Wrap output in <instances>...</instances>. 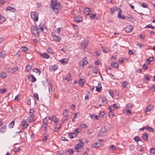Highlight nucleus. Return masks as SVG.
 Here are the masks:
<instances>
[{"label": "nucleus", "instance_id": "obj_1", "mask_svg": "<svg viewBox=\"0 0 155 155\" xmlns=\"http://www.w3.org/2000/svg\"><path fill=\"white\" fill-rule=\"evenodd\" d=\"M51 5L53 11L56 13H58L61 10V5L60 3L54 1H51Z\"/></svg>", "mask_w": 155, "mask_h": 155}, {"label": "nucleus", "instance_id": "obj_2", "mask_svg": "<svg viewBox=\"0 0 155 155\" xmlns=\"http://www.w3.org/2000/svg\"><path fill=\"white\" fill-rule=\"evenodd\" d=\"M31 17L35 21H37L38 19V13L36 12H31Z\"/></svg>", "mask_w": 155, "mask_h": 155}, {"label": "nucleus", "instance_id": "obj_3", "mask_svg": "<svg viewBox=\"0 0 155 155\" xmlns=\"http://www.w3.org/2000/svg\"><path fill=\"white\" fill-rule=\"evenodd\" d=\"M31 31L33 34L39 35V31L38 28L36 26H34L32 27Z\"/></svg>", "mask_w": 155, "mask_h": 155}, {"label": "nucleus", "instance_id": "obj_4", "mask_svg": "<svg viewBox=\"0 0 155 155\" xmlns=\"http://www.w3.org/2000/svg\"><path fill=\"white\" fill-rule=\"evenodd\" d=\"M51 35L52 37L54 40L57 42H59L61 40V37L58 36L54 32H52Z\"/></svg>", "mask_w": 155, "mask_h": 155}, {"label": "nucleus", "instance_id": "obj_5", "mask_svg": "<svg viewBox=\"0 0 155 155\" xmlns=\"http://www.w3.org/2000/svg\"><path fill=\"white\" fill-rule=\"evenodd\" d=\"M88 63V62L87 61V59L86 58H84L79 63L80 66H81L82 67L85 65H86Z\"/></svg>", "mask_w": 155, "mask_h": 155}, {"label": "nucleus", "instance_id": "obj_6", "mask_svg": "<svg viewBox=\"0 0 155 155\" xmlns=\"http://www.w3.org/2000/svg\"><path fill=\"white\" fill-rule=\"evenodd\" d=\"M132 110V106L130 104H127L126 106V112L127 113L131 114V110Z\"/></svg>", "mask_w": 155, "mask_h": 155}, {"label": "nucleus", "instance_id": "obj_7", "mask_svg": "<svg viewBox=\"0 0 155 155\" xmlns=\"http://www.w3.org/2000/svg\"><path fill=\"white\" fill-rule=\"evenodd\" d=\"M88 44V41L84 40L82 41L81 44V48L84 50Z\"/></svg>", "mask_w": 155, "mask_h": 155}, {"label": "nucleus", "instance_id": "obj_8", "mask_svg": "<svg viewBox=\"0 0 155 155\" xmlns=\"http://www.w3.org/2000/svg\"><path fill=\"white\" fill-rule=\"evenodd\" d=\"M18 67H16L13 68H7L6 70L8 72H11V73H14L18 70Z\"/></svg>", "mask_w": 155, "mask_h": 155}, {"label": "nucleus", "instance_id": "obj_9", "mask_svg": "<svg viewBox=\"0 0 155 155\" xmlns=\"http://www.w3.org/2000/svg\"><path fill=\"white\" fill-rule=\"evenodd\" d=\"M28 80L31 81L32 82H35L36 80V78L34 76L31 75H28L27 76Z\"/></svg>", "mask_w": 155, "mask_h": 155}, {"label": "nucleus", "instance_id": "obj_10", "mask_svg": "<svg viewBox=\"0 0 155 155\" xmlns=\"http://www.w3.org/2000/svg\"><path fill=\"white\" fill-rule=\"evenodd\" d=\"M133 27L131 25H127L126 27L124 29L125 31L127 32H131L133 30Z\"/></svg>", "mask_w": 155, "mask_h": 155}, {"label": "nucleus", "instance_id": "obj_11", "mask_svg": "<svg viewBox=\"0 0 155 155\" xmlns=\"http://www.w3.org/2000/svg\"><path fill=\"white\" fill-rule=\"evenodd\" d=\"M119 11L118 12V15H117L118 17L120 19H125L126 18L125 17V16H123L121 15L122 11L120 8H118V9H117V11Z\"/></svg>", "mask_w": 155, "mask_h": 155}, {"label": "nucleus", "instance_id": "obj_12", "mask_svg": "<svg viewBox=\"0 0 155 155\" xmlns=\"http://www.w3.org/2000/svg\"><path fill=\"white\" fill-rule=\"evenodd\" d=\"M27 120L29 123L34 121V119L33 115L30 114L29 117L27 118Z\"/></svg>", "mask_w": 155, "mask_h": 155}, {"label": "nucleus", "instance_id": "obj_13", "mask_svg": "<svg viewBox=\"0 0 155 155\" xmlns=\"http://www.w3.org/2000/svg\"><path fill=\"white\" fill-rule=\"evenodd\" d=\"M102 89L101 84V83H99L98 86L96 87V91L97 92H100Z\"/></svg>", "mask_w": 155, "mask_h": 155}, {"label": "nucleus", "instance_id": "obj_14", "mask_svg": "<svg viewBox=\"0 0 155 155\" xmlns=\"http://www.w3.org/2000/svg\"><path fill=\"white\" fill-rule=\"evenodd\" d=\"M6 10L7 11H10L12 12H15L16 11V9L14 7H12L10 6H8L7 7L6 9Z\"/></svg>", "mask_w": 155, "mask_h": 155}, {"label": "nucleus", "instance_id": "obj_15", "mask_svg": "<svg viewBox=\"0 0 155 155\" xmlns=\"http://www.w3.org/2000/svg\"><path fill=\"white\" fill-rule=\"evenodd\" d=\"M92 147H95L98 148L99 147L101 146V144L99 143H92L91 145Z\"/></svg>", "mask_w": 155, "mask_h": 155}, {"label": "nucleus", "instance_id": "obj_16", "mask_svg": "<svg viewBox=\"0 0 155 155\" xmlns=\"http://www.w3.org/2000/svg\"><path fill=\"white\" fill-rule=\"evenodd\" d=\"M74 20V21H75L77 23H79L81 22L82 20V19L81 17H79V16L75 18Z\"/></svg>", "mask_w": 155, "mask_h": 155}, {"label": "nucleus", "instance_id": "obj_17", "mask_svg": "<svg viewBox=\"0 0 155 155\" xmlns=\"http://www.w3.org/2000/svg\"><path fill=\"white\" fill-rule=\"evenodd\" d=\"M21 124L23 126V129L26 128L29 125L28 124L25 123V121H22Z\"/></svg>", "mask_w": 155, "mask_h": 155}, {"label": "nucleus", "instance_id": "obj_18", "mask_svg": "<svg viewBox=\"0 0 155 155\" xmlns=\"http://www.w3.org/2000/svg\"><path fill=\"white\" fill-rule=\"evenodd\" d=\"M49 127L48 124H43L42 129L43 130L46 132L47 131L48 128Z\"/></svg>", "mask_w": 155, "mask_h": 155}, {"label": "nucleus", "instance_id": "obj_19", "mask_svg": "<svg viewBox=\"0 0 155 155\" xmlns=\"http://www.w3.org/2000/svg\"><path fill=\"white\" fill-rule=\"evenodd\" d=\"M148 135L147 133L144 134L142 136V138L143 140L145 142L147 141V140Z\"/></svg>", "mask_w": 155, "mask_h": 155}, {"label": "nucleus", "instance_id": "obj_20", "mask_svg": "<svg viewBox=\"0 0 155 155\" xmlns=\"http://www.w3.org/2000/svg\"><path fill=\"white\" fill-rule=\"evenodd\" d=\"M6 127V125L3 126L0 129V133H3L6 131V129L5 128Z\"/></svg>", "mask_w": 155, "mask_h": 155}, {"label": "nucleus", "instance_id": "obj_21", "mask_svg": "<svg viewBox=\"0 0 155 155\" xmlns=\"http://www.w3.org/2000/svg\"><path fill=\"white\" fill-rule=\"evenodd\" d=\"M80 141L81 142V144H77L76 145L75 148L76 149H78V151H79L78 150L80 149H81L82 147V144H83V143L81 140H80Z\"/></svg>", "mask_w": 155, "mask_h": 155}, {"label": "nucleus", "instance_id": "obj_22", "mask_svg": "<svg viewBox=\"0 0 155 155\" xmlns=\"http://www.w3.org/2000/svg\"><path fill=\"white\" fill-rule=\"evenodd\" d=\"M117 9L118 8H116V7H114L110 8V12L111 14H113L114 13L115 11L116 10L117 11Z\"/></svg>", "mask_w": 155, "mask_h": 155}, {"label": "nucleus", "instance_id": "obj_23", "mask_svg": "<svg viewBox=\"0 0 155 155\" xmlns=\"http://www.w3.org/2000/svg\"><path fill=\"white\" fill-rule=\"evenodd\" d=\"M111 66L112 67H114L116 69H117L118 68V64L115 62H113L111 63Z\"/></svg>", "mask_w": 155, "mask_h": 155}, {"label": "nucleus", "instance_id": "obj_24", "mask_svg": "<svg viewBox=\"0 0 155 155\" xmlns=\"http://www.w3.org/2000/svg\"><path fill=\"white\" fill-rule=\"evenodd\" d=\"M68 60L67 59H61V60L59 61L62 64H66L68 62Z\"/></svg>", "mask_w": 155, "mask_h": 155}, {"label": "nucleus", "instance_id": "obj_25", "mask_svg": "<svg viewBox=\"0 0 155 155\" xmlns=\"http://www.w3.org/2000/svg\"><path fill=\"white\" fill-rule=\"evenodd\" d=\"M152 109V107L150 105L146 107L145 110V112L146 113L148 111H150Z\"/></svg>", "mask_w": 155, "mask_h": 155}, {"label": "nucleus", "instance_id": "obj_26", "mask_svg": "<svg viewBox=\"0 0 155 155\" xmlns=\"http://www.w3.org/2000/svg\"><path fill=\"white\" fill-rule=\"evenodd\" d=\"M5 52L4 51H2L0 53V58H3L5 56Z\"/></svg>", "mask_w": 155, "mask_h": 155}, {"label": "nucleus", "instance_id": "obj_27", "mask_svg": "<svg viewBox=\"0 0 155 155\" xmlns=\"http://www.w3.org/2000/svg\"><path fill=\"white\" fill-rule=\"evenodd\" d=\"M85 10L87 12V15H89L92 14V12L91 10L88 8H86Z\"/></svg>", "mask_w": 155, "mask_h": 155}, {"label": "nucleus", "instance_id": "obj_28", "mask_svg": "<svg viewBox=\"0 0 155 155\" xmlns=\"http://www.w3.org/2000/svg\"><path fill=\"white\" fill-rule=\"evenodd\" d=\"M61 126V125L57 124V125L55 127L54 129V131L55 132L58 131L59 129H60V127Z\"/></svg>", "mask_w": 155, "mask_h": 155}, {"label": "nucleus", "instance_id": "obj_29", "mask_svg": "<svg viewBox=\"0 0 155 155\" xmlns=\"http://www.w3.org/2000/svg\"><path fill=\"white\" fill-rule=\"evenodd\" d=\"M68 111L67 110H64L63 113V115L64 117H66L68 116Z\"/></svg>", "mask_w": 155, "mask_h": 155}, {"label": "nucleus", "instance_id": "obj_30", "mask_svg": "<svg viewBox=\"0 0 155 155\" xmlns=\"http://www.w3.org/2000/svg\"><path fill=\"white\" fill-rule=\"evenodd\" d=\"M32 68V66H30L29 65H27L25 71L27 72H28V71L31 70Z\"/></svg>", "mask_w": 155, "mask_h": 155}, {"label": "nucleus", "instance_id": "obj_31", "mask_svg": "<svg viewBox=\"0 0 155 155\" xmlns=\"http://www.w3.org/2000/svg\"><path fill=\"white\" fill-rule=\"evenodd\" d=\"M33 71L36 73H37L38 75H39L40 74V71L37 68H35L33 69Z\"/></svg>", "mask_w": 155, "mask_h": 155}, {"label": "nucleus", "instance_id": "obj_32", "mask_svg": "<svg viewBox=\"0 0 155 155\" xmlns=\"http://www.w3.org/2000/svg\"><path fill=\"white\" fill-rule=\"evenodd\" d=\"M42 57L48 59L49 58V55L47 53H44L42 54Z\"/></svg>", "mask_w": 155, "mask_h": 155}, {"label": "nucleus", "instance_id": "obj_33", "mask_svg": "<svg viewBox=\"0 0 155 155\" xmlns=\"http://www.w3.org/2000/svg\"><path fill=\"white\" fill-rule=\"evenodd\" d=\"M65 79L66 80L69 81L71 79V74L70 73H68L67 77H65Z\"/></svg>", "mask_w": 155, "mask_h": 155}, {"label": "nucleus", "instance_id": "obj_34", "mask_svg": "<svg viewBox=\"0 0 155 155\" xmlns=\"http://www.w3.org/2000/svg\"><path fill=\"white\" fill-rule=\"evenodd\" d=\"M5 20V18L3 17L2 16H0V23H3Z\"/></svg>", "mask_w": 155, "mask_h": 155}, {"label": "nucleus", "instance_id": "obj_35", "mask_svg": "<svg viewBox=\"0 0 155 155\" xmlns=\"http://www.w3.org/2000/svg\"><path fill=\"white\" fill-rule=\"evenodd\" d=\"M102 103L104 104H106L107 103V100L105 97H103L102 99Z\"/></svg>", "mask_w": 155, "mask_h": 155}, {"label": "nucleus", "instance_id": "obj_36", "mask_svg": "<svg viewBox=\"0 0 155 155\" xmlns=\"http://www.w3.org/2000/svg\"><path fill=\"white\" fill-rule=\"evenodd\" d=\"M48 124V120L47 118L45 117L43 120V124Z\"/></svg>", "mask_w": 155, "mask_h": 155}, {"label": "nucleus", "instance_id": "obj_37", "mask_svg": "<svg viewBox=\"0 0 155 155\" xmlns=\"http://www.w3.org/2000/svg\"><path fill=\"white\" fill-rule=\"evenodd\" d=\"M47 51L48 53L51 54H53L54 53L53 50L50 48H49L47 49Z\"/></svg>", "mask_w": 155, "mask_h": 155}, {"label": "nucleus", "instance_id": "obj_38", "mask_svg": "<svg viewBox=\"0 0 155 155\" xmlns=\"http://www.w3.org/2000/svg\"><path fill=\"white\" fill-rule=\"evenodd\" d=\"M70 137L71 138H74L76 137V135L74 133H70L69 134Z\"/></svg>", "mask_w": 155, "mask_h": 155}, {"label": "nucleus", "instance_id": "obj_39", "mask_svg": "<svg viewBox=\"0 0 155 155\" xmlns=\"http://www.w3.org/2000/svg\"><path fill=\"white\" fill-rule=\"evenodd\" d=\"M15 122L12 121L9 124V127L10 128H12L14 125Z\"/></svg>", "mask_w": 155, "mask_h": 155}, {"label": "nucleus", "instance_id": "obj_40", "mask_svg": "<svg viewBox=\"0 0 155 155\" xmlns=\"http://www.w3.org/2000/svg\"><path fill=\"white\" fill-rule=\"evenodd\" d=\"M48 135H45L43 137V138L42 139V140L43 141V142H46V141L48 139Z\"/></svg>", "mask_w": 155, "mask_h": 155}, {"label": "nucleus", "instance_id": "obj_41", "mask_svg": "<svg viewBox=\"0 0 155 155\" xmlns=\"http://www.w3.org/2000/svg\"><path fill=\"white\" fill-rule=\"evenodd\" d=\"M127 17L130 21L132 22H134L135 21V19L130 15L128 16Z\"/></svg>", "mask_w": 155, "mask_h": 155}, {"label": "nucleus", "instance_id": "obj_42", "mask_svg": "<svg viewBox=\"0 0 155 155\" xmlns=\"http://www.w3.org/2000/svg\"><path fill=\"white\" fill-rule=\"evenodd\" d=\"M117 147H116L114 145H112L110 146L109 147V149L110 150H115L116 149Z\"/></svg>", "mask_w": 155, "mask_h": 155}, {"label": "nucleus", "instance_id": "obj_43", "mask_svg": "<svg viewBox=\"0 0 155 155\" xmlns=\"http://www.w3.org/2000/svg\"><path fill=\"white\" fill-rule=\"evenodd\" d=\"M154 58L153 57H150L148 59H147V61H149L148 63L150 64L151 61L154 60Z\"/></svg>", "mask_w": 155, "mask_h": 155}, {"label": "nucleus", "instance_id": "obj_44", "mask_svg": "<svg viewBox=\"0 0 155 155\" xmlns=\"http://www.w3.org/2000/svg\"><path fill=\"white\" fill-rule=\"evenodd\" d=\"M6 76V74L5 73H0V77H1V78H5Z\"/></svg>", "mask_w": 155, "mask_h": 155}, {"label": "nucleus", "instance_id": "obj_45", "mask_svg": "<svg viewBox=\"0 0 155 155\" xmlns=\"http://www.w3.org/2000/svg\"><path fill=\"white\" fill-rule=\"evenodd\" d=\"M145 28H150L152 29H154L155 28V27L151 25H146L145 26Z\"/></svg>", "mask_w": 155, "mask_h": 155}, {"label": "nucleus", "instance_id": "obj_46", "mask_svg": "<svg viewBox=\"0 0 155 155\" xmlns=\"http://www.w3.org/2000/svg\"><path fill=\"white\" fill-rule=\"evenodd\" d=\"M68 50L67 46H63V47L61 49V50L63 51H65Z\"/></svg>", "mask_w": 155, "mask_h": 155}, {"label": "nucleus", "instance_id": "obj_47", "mask_svg": "<svg viewBox=\"0 0 155 155\" xmlns=\"http://www.w3.org/2000/svg\"><path fill=\"white\" fill-rule=\"evenodd\" d=\"M21 49L22 51L25 52L28 50V48L25 47H21Z\"/></svg>", "mask_w": 155, "mask_h": 155}, {"label": "nucleus", "instance_id": "obj_48", "mask_svg": "<svg viewBox=\"0 0 155 155\" xmlns=\"http://www.w3.org/2000/svg\"><path fill=\"white\" fill-rule=\"evenodd\" d=\"M84 81L83 79H81L79 81V83L81 86H83L84 85Z\"/></svg>", "mask_w": 155, "mask_h": 155}, {"label": "nucleus", "instance_id": "obj_49", "mask_svg": "<svg viewBox=\"0 0 155 155\" xmlns=\"http://www.w3.org/2000/svg\"><path fill=\"white\" fill-rule=\"evenodd\" d=\"M35 112V110L33 108H31L30 109V111H29V114H30L33 115L34 114Z\"/></svg>", "mask_w": 155, "mask_h": 155}, {"label": "nucleus", "instance_id": "obj_50", "mask_svg": "<svg viewBox=\"0 0 155 155\" xmlns=\"http://www.w3.org/2000/svg\"><path fill=\"white\" fill-rule=\"evenodd\" d=\"M114 115V114H113L112 112L110 110L108 113V116H109V117H112Z\"/></svg>", "mask_w": 155, "mask_h": 155}, {"label": "nucleus", "instance_id": "obj_51", "mask_svg": "<svg viewBox=\"0 0 155 155\" xmlns=\"http://www.w3.org/2000/svg\"><path fill=\"white\" fill-rule=\"evenodd\" d=\"M144 77L147 81H149L150 79L149 76L148 74L144 75Z\"/></svg>", "mask_w": 155, "mask_h": 155}, {"label": "nucleus", "instance_id": "obj_52", "mask_svg": "<svg viewBox=\"0 0 155 155\" xmlns=\"http://www.w3.org/2000/svg\"><path fill=\"white\" fill-rule=\"evenodd\" d=\"M33 96L36 98L37 100H38V95L37 93H35L33 94Z\"/></svg>", "mask_w": 155, "mask_h": 155}, {"label": "nucleus", "instance_id": "obj_53", "mask_svg": "<svg viewBox=\"0 0 155 155\" xmlns=\"http://www.w3.org/2000/svg\"><path fill=\"white\" fill-rule=\"evenodd\" d=\"M67 151L70 154H73L74 153V151L72 149H69L67 150Z\"/></svg>", "mask_w": 155, "mask_h": 155}, {"label": "nucleus", "instance_id": "obj_54", "mask_svg": "<svg viewBox=\"0 0 155 155\" xmlns=\"http://www.w3.org/2000/svg\"><path fill=\"white\" fill-rule=\"evenodd\" d=\"M147 129L149 131L152 132H153L154 131V129L150 127H148L147 128Z\"/></svg>", "mask_w": 155, "mask_h": 155}, {"label": "nucleus", "instance_id": "obj_55", "mask_svg": "<svg viewBox=\"0 0 155 155\" xmlns=\"http://www.w3.org/2000/svg\"><path fill=\"white\" fill-rule=\"evenodd\" d=\"M80 127L81 128L83 129L84 128H85L87 127V125L84 124H81L80 125Z\"/></svg>", "mask_w": 155, "mask_h": 155}, {"label": "nucleus", "instance_id": "obj_56", "mask_svg": "<svg viewBox=\"0 0 155 155\" xmlns=\"http://www.w3.org/2000/svg\"><path fill=\"white\" fill-rule=\"evenodd\" d=\"M150 89L152 91H155V85H154L150 87Z\"/></svg>", "mask_w": 155, "mask_h": 155}, {"label": "nucleus", "instance_id": "obj_57", "mask_svg": "<svg viewBox=\"0 0 155 155\" xmlns=\"http://www.w3.org/2000/svg\"><path fill=\"white\" fill-rule=\"evenodd\" d=\"M134 140L136 141H140L139 137L138 136H137L135 137L134 138Z\"/></svg>", "mask_w": 155, "mask_h": 155}, {"label": "nucleus", "instance_id": "obj_58", "mask_svg": "<svg viewBox=\"0 0 155 155\" xmlns=\"http://www.w3.org/2000/svg\"><path fill=\"white\" fill-rule=\"evenodd\" d=\"M141 6L143 7V8H146L147 6V4L146 3H143L142 4H141Z\"/></svg>", "mask_w": 155, "mask_h": 155}, {"label": "nucleus", "instance_id": "obj_59", "mask_svg": "<svg viewBox=\"0 0 155 155\" xmlns=\"http://www.w3.org/2000/svg\"><path fill=\"white\" fill-rule=\"evenodd\" d=\"M6 92V90L4 88L3 89H1L0 90V93L1 94H4Z\"/></svg>", "mask_w": 155, "mask_h": 155}, {"label": "nucleus", "instance_id": "obj_60", "mask_svg": "<svg viewBox=\"0 0 155 155\" xmlns=\"http://www.w3.org/2000/svg\"><path fill=\"white\" fill-rule=\"evenodd\" d=\"M127 84L128 83L127 81H124L123 82L122 85L124 87H126Z\"/></svg>", "mask_w": 155, "mask_h": 155}, {"label": "nucleus", "instance_id": "obj_61", "mask_svg": "<svg viewBox=\"0 0 155 155\" xmlns=\"http://www.w3.org/2000/svg\"><path fill=\"white\" fill-rule=\"evenodd\" d=\"M99 114L100 117H102L104 115L105 113L104 111L101 112H100Z\"/></svg>", "mask_w": 155, "mask_h": 155}, {"label": "nucleus", "instance_id": "obj_62", "mask_svg": "<svg viewBox=\"0 0 155 155\" xmlns=\"http://www.w3.org/2000/svg\"><path fill=\"white\" fill-rule=\"evenodd\" d=\"M98 71V70L97 68H94L93 70V72L94 73H95L96 74Z\"/></svg>", "mask_w": 155, "mask_h": 155}, {"label": "nucleus", "instance_id": "obj_63", "mask_svg": "<svg viewBox=\"0 0 155 155\" xmlns=\"http://www.w3.org/2000/svg\"><path fill=\"white\" fill-rule=\"evenodd\" d=\"M96 15V14H93L92 15H90V18L91 19H93L95 17Z\"/></svg>", "mask_w": 155, "mask_h": 155}, {"label": "nucleus", "instance_id": "obj_64", "mask_svg": "<svg viewBox=\"0 0 155 155\" xmlns=\"http://www.w3.org/2000/svg\"><path fill=\"white\" fill-rule=\"evenodd\" d=\"M151 152L153 154V155L155 154V149L152 148L151 149Z\"/></svg>", "mask_w": 155, "mask_h": 155}]
</instances>
